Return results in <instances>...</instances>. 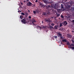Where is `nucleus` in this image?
I'll return each instance as SVG.
<instances>
[{
	"mask_svg": "<svg viewBox=\"0 0 74 74\" xmlns=\"http://www.w3.org/2000/svg\"><path fill=\"white\" fill-rule=\"evenodd\" d=\"M62 42H67V40L66 39H63L62 40Z\"/></svg>",
	"mask_w": 74,
	"mask_h": 74,
	"instance_id": "obj_10",
	"label": "nucleus"
},
{
	"mask_svg": "<svg viewBox=\"0 0 74 74\" xmlns=\"http://www.w3.org/2000/svg\"><path fill=\"white\" fill-rule=\"evenodd\" d=\"M72 42H73V43H74V40H72Z\"/></svg>",
	"mask_w": 74,
	"mask_h": 74,
	"instance_id": "obj_30",
	"label": "nucleus"
},
{
	"mask_svg": "<svg viewBox=\"0 0 74 74\" xmlns=\"http://www.w3.org/2000/svg\"><path fill=\"white\" fill-rule=\"evenodd\" d=\"M29 18L30 19H31V16H29Z\"/></svg>",
	"mask_w": 74,
	"mask_h": 74,
	"instance_id": "obj_28",
	"label": "nucleus"
},
{
	"mask_svg": "<svg viewBox=\"0 0 74 74\" xmlns=\"http://www.w3.org/2000/svg\"><path fill=\"white\" fill-rule=\"evenodd\" d=\"M53 3L52 1H51V2H49V3Z\"/></svg>",
	"mask_w": 74,
	"mask_h": 74,
	"instance_id": "obj_29",
	"label": "nucleus"
},
{
	"mask_svg": "<svg viewBox=\"0 0 74 74\" xmlns=\"http://www.w3.org/2000/svg\"><path fill=\"white\" fill-rule=\"evenodd\" d=\"M29 1V0H27V1Z\"/></svg>",
	"mask_w": 74,
	"mask_h": 74,
	"instance_id": "obj_37",
	"label": "nucleus"
},
{
	"mask_svg": "<svg viewBox=\"0 0 74 74\" xmlns=\"http://www.w3.org/2000/svg\"><path fill=\"white\" fill-rule=\"evenodd\" d=\"M35 2H36V3H37V2H38V1L37 0H36L35 1Z\"/></svg>",
	"mask_w": 74,
	"mask_h": 74,
	"instance_id": "obj_27",
	"label": "nucleus"
},
{
	"mask_svg": "<svg viewBox=\"0 0 74 74\" xmlns=\"http://www.w3.org/2000/svg\"><path fill=\"white\" fill-rule=\"evenodd\" d=\"M32 23H33L34 26H35L36 25V24H34V23H36V21H35V20H34V18H33L32 19Z\"/></svg>",
	"mask_w": 74,
	"mask_h": 74,
	"instance_id": "obj_4",
	"label": "nucleus"
},
{
	"mask_svg": "<svg viewBox=\"0 0 74 74\" xmlns=\"http://www.w3.org/2000/svg\"><path fill=\"white\" fill-rule=\"evenodd\" d=\"M67 37H68V38H71L72 37V36L71 35H70L69 34H68L67 35Z\"/></svg>",
	"mask_w": 74,
	"mask_h": 74,
	"instance_id": "obj_5",
	"label": "nucleus"
},
{
	"mask_svg": "<svg viewBox=\"0 0 74 74\" xmlns=\"http://www.w3.org/2000/svg\"><path fill=\"white\" fill-rule=\"evenodd\" d=\"M63 26V25H62V23H60V27H62V26Z\"/></svg>",
	"mask_w": 74,
	"mask_h": 74,
	"instance_id": "obj_14",
	"label": "nucleus"
},
{
	"mask_svg": "<svg viewBox=\"0 0 74 74\" xmlns=\"http://www.w3.org/2000/svg\"><path fill=\"white\" fill-rule=\"evenodd\" d=\"M21 22H22V23H23L24 24H26V23H27L29 22L27 21V20L25 18L22 19L21 21Z\"/></svg>",
	"mask_w": 74,
	"mask_h": 74,
	"instance_id": "obj_2",
	"label": "nucleus"
},
{
	"mask_svg": "<svg viewBox=\"0 0 74 74\" xmlns=\"http://www.w3.org/2000/svg\"><path fill=\"white\" fill-rule=\"evenodd\" d=\"M60 37L61 40H63V36H62Z\"/></svg>",
	"mask_w": 74,
	"mask_h": 74,
	"instance_id": "obj_25",
	"label": "nucleus"
},
{
	"mask_svg": "<svg viewBox=\"0 0 74 74\" xmlns=\"http://www.w3.org/2000/svg\"><path fill=\"white\" fill-rule=\"evenodd\" d=\"M19 12H21V10H20V11H19Z\"/></svg>",
	"mask_w": 74,
	"mask_h": 74,
	"instance_id": "obj_36",
	"label": "nucleus"
},
{
	"mask_svg": "<svg viewBox=\"0 0 74 74\" xmlns=\"http://www.w3.org/2000/svg\"><path fill=\"white\" fill-rule=\"evenodd\" d=\"M51 18H53V17H51Z\"/></svg>",
	"mask_w": 74,
	"mask_h": 74,
	"instance_id": "obj_34",
	"label": "nucleus"
},
{
	"mask_svg": "<svg viewBox=\"0 0 74 74\" xmlns=\"http://www.w3.org/2000/svg\"><path fill=\"white\" fill-rule=\"evenodd\" d=\"M60 45H59V46H60Z\"/></svg>",
	"mask_w": 74,
	"mask_h": 74,
	"instance_id": "obj_41",
	"label": "nucleus"
},
{
	"mask_svg": "<svg viewBox=\"0 0 74 74\" xmlns=\"http://www.w3.org/2000/svg\"><path fill=\"white\" fill-rule=\"evenodd\" d=\"M28 12H30V10H28Z\"/></svg>",
	"mask_w": 74,
	"mask_h": 74,
	"instance_id": "obj_33",
	"label": "nucleus"
},
{
	"mask_svg": "<svg viewBox=\"0 0 74 74\" xmlns=\"http://www.w3.org/2000/svg\"><path fill=\"white\" fill-rule=\"evenodd\" d=\"M55 29H58V27L57 26H55V27H54Z\"/></svg>",
	"mask_w": 74,
	"mask_h": 74,
	"instance_id": "obj_15",
	"label": "nucleus"
},
{
	"mask_svg": "<svg viewBox=\"0 0 74 74\" xmlns=\"http://www.w3.org/2000/svg\"><path fill=\"white\" fill-rule=\"evenodd\" d=\"M51 26H55V24L52 23L51 24Z\"/></svg>",
	"mask_w": 74,
	"mask_h": 74,
	"instance_id": "obj_16",
	"label": "nucleus"
},
{
	"mask_svg": "<svg viewBox=\"0 0 74 74\" xmlns=\"http://www.w3.org/2000/svg\"><path fill=\"white\" fill-rule=\"evenodd\" d=\"M21 15H25V13L22 12L21 13Z\"/></svg>",
	"mask_w": 74,
	"mask_h": 74,
	"instance_id": "obj_21",
	"label": "nucleus"
},
{
	"mask_svg": "<svg viewBox=\"0 0 74 74\" xmlns=\"http://www.w3.org/2000/svg\"><path fill=\"white\" fill-rule=\"evenodd\" d=\"M28 16V13H25V16L26 17H27V16Z\"/></svg>",
	"mask_w": 74,
	"mask_h": 74,
	"instance_id": "obj_18",
	"label": "nucleus"
},
{
	"mask_svg": "<svg viewBox=\"0 0 74 74\" xmlns=\"http://www.w3.org/2000/svg\"><path fill=\"white\" fill-rule=\"evenodd\" d=\"M70 48H72V49H74V47H71Z\"/></svg>",
	"mask_w": 74,
	"mask_h": 74,
	"instance_id": "obj_26",
	"label": "nucleus"
},
{
	"mask_svg": "<svg viewBox=\"0 0 74 74\" xmlns=\"http://www.w3.org/2000/svg\"><path fill=\"white\" fill-rule=\"evenodd\" d=\"M47 8V10H52V8H56V6L55 5H51V6L50 5H46Z\"/></svg>",
	"mask_w": 74,
	"mask_h": 74,
	"instance_id": "obj_1",
	"label": "nucleus"
},
{
	"mask_svg": "<svg viewBox=\"0 0 74 74\" xmlns=\"http://www.w3.org/2000/svg\"><path fill=\"white\" fill-rule=\"evenodd\" d=\"M67 44H68L69 45V44H70V43H67Z\"/></svg>",
	"mask_w": 74,
	"mask_h": 74,
	"instance_id": "obj_32",
	"label": "nucleus"
},
{
	"mask_svg": "<svg viewBox=\"0 0 74 74\" xmlns=\"http://www.w3.org/2000/svg\"><path fill=\"white\" fill-rule=\"evenodd\" d=\"M42 29H46V26H43L42 27Z\"/></svg>",
	"mask_w": 74,
	"mask_h": 74,
	"instance_id": "obj_19",
	"label": "nucleus"
},
{
	"mask_svg": "<svg viewBox=\"0 0 74 74\" xmlns=\"http://www.w3.org/2000/svg\"><path fill=\"white\" fill-rule=\"evenodd\" d=\"M24 2H26V1H24Z\"/></svg>",
	"mask_w": 74,
	"mask_h": 74,
	"instance_id": "obj_38",
	"label": "nucleus"
},
{
	"mask_svg": "<svg viewBox=\"0 0 74 74\" xmlns=\"http://www.w3.org/2000/svg\"><path fill=\"white\" fill-rule=\"evenodd\" d=\"M21 4H22V3H21Z\"/></svg>",
	"mask_w": 74,
	"mask_h": 74,
	"instance_id": "obj_39",
	"label": "nucleus"
},
{
	"mask_svg": "<svg viewBox=\"0 0 74 74\" xmlns=\"http://www.w3.org/2000/svg\"><path fill=\"white\" fill-rule=\"evenodd\" d=\"M54 37L56 39L57 38H58V37L57 36H54Z\"/></svg>",
	"mask_w": 74,
	"mask_h": 74,
	"instance_id": "obj_23",
	"label": "nucleus"
},
{
	"mask_svg": "<svg viewBox=\"0 0 74 74\" xmlns=\"http://www.w3.org/2000/svg\"><path fill=\"white\" fill-rule=\"evenodd\" d=\"M71 46H73V47H74V44H71V45H69V47H71Z\"/></svg>",
	"mask_w": 74,
	"mask_h": 74,
	"instance_id": "obj_13",
	"label": "nucleus"
},
{
	"mask_svg": "<svg viewBox=\"0 0 74 74\" xmlns=\"http://www.w3.org/2000/svg\"><path fill=\"white\" fill-rule=\"evenodd\" d=\"M63 25L64 26H66V25H67V21H64V22L63 23Z\"/></svg>",
	"mask_w": 74,
	"mask_h": 74,
	"instance_id": "obj_7",
	"label": "nucleus"
},
{
	"mask_svg": "<svg viewBox=\"0 0 74 74\" xmlns=\"http://www.w3.org/2000/svg\"><path fill=\"white\" fill-rule=\"evenodd\" d=\"M57 16H58V17H59V14L58 13L57 14Z\"/></svg>",
	"mask_w": 74,
	"mask_h": 74,
	"instance_id": "obj_20",
	"label": "nucleus"
},
{
	"mask_svg": "<svg viewBox=\"0 0 74 74\" xmlns=\"http://www.w3.org/2000/svg\"><path fill=\"white\" fill-rule=\"evenodd\" d=\"M28 6H30V7L32 6V3L30 2H29L27 4Z\"/></svg>",
	"mask_w": 74,
	"mask_h": 74,
	"instance_id": "obj_8",
	"label": "nucleus"
},
{
	"mask_svg": "<svg viewBox=\"0 0 74 74\" xmlns=\"http://www.w3.org/2000/svg\"><path fill=\"white\" fill-rule=\"evenodd\" d=\"M19 11H18V12H19Z\"/></svg>",
	"mask_w": 74,
	"mask_h": 74,
	"instance_id": "obj_40",
	"label": "nucleus"
},
{
	"mask_svg": "<svg viewBox=\"0 0 74 74\" xmlns=\"http://www.w3.org/2000/svg\"><path fill=\"white\" fill-rule=\"evenodd\" d=\"M33 13L34 14L36 13V12L34 10L33 11Z\"/></svg>",
	"mask_w": 74,
	"mask_h": 74,
	"instance_id": "obj_22",
	"label": "nucleus"
},
{
	"mask_svg": "<svg viewBox=\"0 0 74 74\" xmlns=\"http://www.w3.org/2000/svg\"><path fill=\"white\" fill-rule=\"evenodd\" d=\"M36 27H38L39 28L40 30H41V29H42V28H41V27L40 26H37Z\"/></svg>",
	"mask_w": 74,
	"mask_h": 74,
	"instance_id": "obj_12",
	"label": "nucleus"
},
{
	"mask_svg": "<svg viewBox=\"0 0 74 74\" xmlns=\"http://www.w3.org/2000/svg\"><path fill=\"white\" fill-rule=\"evenodd\" d=\"M61 44H63V43H62V42H61Z\"/></svg>",
	"mask_w": 74,
	"mask_h": 74,
	"instance_id": "obj_35",
	"label": "nucleus"
},
{
	"mask_svg": "<svg viewBox=\"0 0 74 74\" xmlns=\"http://www.w3.org/2000/svg\"><path fill=\"white\" fill-rule=\"evenodd\" d=\"M61 9L64 8L63 5L62 4H61Z\"/></svg>",
	"mask_w": 74,
	"mask_h": 74,
	"instance_id": "obj_11",
	"label": "nucleus"
},
{
	"mask_svg": "<svg viewBox=\"0 0 74 74\" xmlns=\"http://www.w3.org/2000/svg\"><path fill=\"white\" fill-rule=\"evenodd\" d=\"M61 17L62 18H64V17L62 15H61Z\"/></svg>",
	"mask_w": 74,
	"mask_h": 74,
	"instance_id": "obj_24",
	"label": "nucleus"
},
{
	"mask_svg": "<svg viewBox=\"0 0 74 74\" xmlns=\"http://www.w3.org/2000/svg\"><path fill=\"white\" fill-rule=\"evenodd\" d=\"M22 17H23V16L22 15H21V16H20V18H21V19H23V18H22Z\"/></svg>",
	"mask_w": 74,
	"mask_h": 74,
	"instance_id": "obj_17",
	"label": "nucleus"
},
{
	"mask_svg": "<svg viewBox=\"0 0 74 74\" xmlns=\"http://www.w3.org/2000/svg\"><path fill=\"white\" fill-rule=\"evenodd\" d=\"M57 36L58 37H61V36H62V34H60V33L58 32L57 33Z\"/></svg>",
	"mask_w": 74,
	"mask_h": 74,
	"instance_id": "obj_6",
	"label": "nucleus"
},
{
	"mask_svg": "<svg viewBox=\"0 0 74 74\" xmlns=\"http://www.w3.org/2000/svg\"><path fill=\"white\" fill-rule=\"evenodd\" d=\"M72 22H73L74 23V20H73Z\"/></svg>",
	"mask_w": 74,
	"mask_h": 74,
	"instance_id": "obj_31",
	"label": "nucleus"
},
{
	"mask_svg": "<svg viewBox=\"0 0 74 74\" xmlns=\"http://www.w3.org/2000/svg\"><path fill=\"white\" fill-rule=\"evenodd\" d=\"M45 20L46 22H48L49 23H50L51 22V20H50L49 18H48L47 19L46 18L45 19Z\"/></svg>",
	"mask_w": 74,
	"mask_h": 74,
	"instance_id": "obj_3",
	"label": "nucleus"
},
{
	"mask_svg": "<svg viewBox=\"0 0 74 74\" xmlns=\"http://www.w3.org/2000/svg\"><path fill=\"white\" fill-rule=\"evenodd\" d=\"M47 27L48 28H49V27H50V29H52L53 28V27L51 26L50 25H49V27L48 26Z\"/></svg>",
	"mask_w": 74,
	"mask_h": 74,
	"instance_id": "obj_9",
	"label": "nucleus"
}]
</instances>
